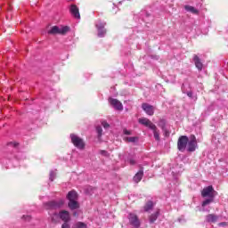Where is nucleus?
Wrapping results in <instances>:
<instances>
[{
    "instance_id": "nucleus-16",
    "label": "nucleus",
    "mask_w": 228,
    "mask_h": 228,
    "mask_svg": "<svg viewBox=\"0 0 228 228\" xmlns=\"http://www.w3.org/2000/svg\"><path fill=\"white\" fill-rule=\"evenodd\" d=\"M206 220L207 222H208L209 224H215L216 222L218 221V216L215 215V214H210L206 216Z\"/></svg>"
},
{
    "instance_id": "nucleus-18",
    "label": "nucleus",
    "mask_w": 228,
    "mask_h": 228,
    "mask_svg": "<svg viewBox=\"0 0 228 228\" xmlns=\"http://www.w3.org/2000/svg\"><path fill=\"white\" fill-rule=\"evenodd\" d=\"M186 12H191V13H194L195 15H199V10L195 9V7L191 5H185Z\"/></svg>"
},
{
    "instance_id": "nucleus-33",
    "label": "nucleus",
    "mask_w": 228,
    "mask_h": 228,
    "mask_svg": "<svg viewBox=\"0 0 228 228\" xmlns=\"http://www.w3.org/2000/svg\"><path fill=\"white\" fill-rule=\"evenodd\" d=\"M100 153L102 154V156H108V151H101Z\"/></svg>"
},
{
    "instance_id": "nucleus-13",
    "label": "nucleus",
    "mask_w": 228,
    "mask_h": 228,
    "mask_svg": "<svg viewBox=\"0 0 228 228\" xmlns=\"http://www.w3.org/2000/svg\"><path fill=\"white\" fill-rule=\"evenodd\" d=\"M69 12L75 19H81V15L79 14V8H77V5L72 4L69 8Z\"/></svg>"
},
{
    "instance_id": "nucleus-7",
    "label": "nucleus",
    "mask_w": 228,
    "mask_h": 228,
    "mask_svg": "<svg viewBox=\"0 0 228 228\" xmlns=\"http://www.w3.org/2000/svg\"><path fill=\"white\" fill-rule=\"evenodd\" d=\"M188 136L186 135H182L179 137L178 139V142H177V147H178V151H180L181 152H184V151H186V146L188 145Z\"/></svg>"
},
{
    "instance_id": "nucleus-19",
    "label": "nucleus",
    "mask_w": 228,
    "mask_h": 228,
    "mask_svg": "<svg viewBox=\"0 0 228 228\" xmlns=\"http://www.w3.org/2000/svg\"><path fill=\"white\" fill-rule=\"evenodd\" d=\"M159 216V211H157L150 216V224H154L158 217Z\"/></svg>"
},
{
    "instance_id": "nucleus-11",
    "label": "nucleus",
    "mask_w": 228,
    "mask_h": 228,
    "mask_svg": "<svg viewBox=\"0 0 228 228\" xmlns=\"http://www.w3.org/2000/svg\"><path fill=\"white\" fill-rule=\"evenodd\" d=\"M213 191L215 190L213 189V186H208L204 188L201 191V197H209V198H215V194H213Z\"/></svg>"
},
{
    "instance_id": "nucleus-5",
    "label": "nucleus",
    "mask_w": 228,
    "mask_h": 228,
    "mask_svg": "<svg viewBox=\"0 0 228 228\" xmlns=\"http://www.w3.org/2000/svg\"><path fill=\"white\" fill-rule=\"evenodd\" d=\"M69 27H58L53 26L51 30L48 31V35H66L69 33Z\"/></svg>"
},
{
    "instance_id": "nucleus-30",
    "label": "nucleus",
    "mask_w": 228,
    "mask_h": 228,
    "mask_svg": "<svg viewBox=\"0 0 228 228\" xmlns=\"http://www.w3.org/2000/svg\"><path fill=\"white\" fill-rule=\"evenodd\" d=\"M61 228H70V224L69 222H64L61 225Z\"/></svg>"
},
{
    "instance_id": "nucleus-31",
    "label": "nucleus",
    "mask_w": 228,
    "mask_h": 228,
    "mask_svg": "<svg viewBox=\"0 0 228 228\" xmlns=\"http://www.w3.org/2000/svg\"><path fill=\"white\" fill-rule=\"evenodd\" d=\"M219 227H225L227 225L226 222H222L218 224Z\"/></svg>"
},
{
    "instance_id": "nucleus-9",
    "label": "nucleus",
    "mask_w": 228,
    "mask_h": 228,
    "mask_svg": "<svg viewBox=\"0 0 228 228\" xmlns=\"http://www.w3.org/2000/svg\"><path fill=\"white\" fill-rule=\"evenodd\" d=\"M104 26H106V22L101 21V20L96 21L95 27L98 29V37L100 38H102L104 35H106V29H104Z\"/></svg>"
},
{
    "instance_id": "nucleus-34",
    "label": "nucleus",
    "mask_w": 228,
    "mask_h": 228,
    "mask_svg": "<svg viewBox=\"0 0 228 228\" xmlns=\"http://www.w3.org/2000/svg\"><path fill=\"white\" fill-rule=\"evenodd\" d=\"M187 95H188V97H193V93L192 92H188L187 93Z\"/></svg>"
},
{
    "instance_id": "nucleus-26",
    "label": "nucleus",
    "mask_w": 228,
    "mask_h": 228,
    "mask_svg": "<svg viewBox=\"0 0 228 228\" xmlns=\"http://www.w3.org/2000/svg\"><path fill=\"white\" fill-rule=\"evenodd\" d=\"M102 126L104 127V129H110V124H108L106 121H102Z\"/></svg>"
},
{
    "instance_id": "nucleus-28",
    "label": "nucleus",
    "mask_w": 228,
    "mask_h": 228,
    "mask_svg": "<svg viewBox=\"0 0 228 228\" xmlns=\"http://www.w3.org/2000/svg\"><path fill=\"white\" fill-rule=\"evenodd\" d=\"M22 220H25V222H29L31 220V216H23Z\"/></svg>"
},
{
    "instance_id": "nucleus-12",
    "label": "nucleus",
    "mask_w": 228,
    "mask_h": 228,
    "mask_svg": "<svg viewBox=\"0 0 228 228\" xmlns=\"http://www.w3.org/2000/svg\"><path fill=\"white\" fill-rule=\"evenodd\" d=\"M142 108L145 111L146 115L152 117L154 115V107L149 103H142Z\"/></svg>"
},
{
    "instance_id": "nucleus-32",
    "label": "nucleus",
    "mask_w": 228,
    "mask_h": 228,
    "mask_svg": "<svg viewBox=\"0 0 228 228\" xmlns=\"http://www.w3.org/2000/svg\"><path fill=\"white\" fill-rule=\"evenodd\" d=\"M123 133H124V134H127V135L131 134V131H129L127 129H124Z\"/></svg>"
},
{
    "instance_id": "nucleus-4",
    "label": "nucleus",
    "mask_w": 228,
    "mask_h": 228,
    "mask_svg": "<svg viewBox=\"0 0 228 228\" xmlns=\"http://www.w3.org/2000/svg\"><path fill=\"white\" fill-rule=\"evenodd\" d=\"M70 139L73 143L77 147V149H79L80 151H83L85 149V141L77 134H70Z\"/></svg>"
},
{
    "instance_id": "nucleus-10",
    "label": "nucleus",
    "mask_w": 228,
    "mask_h": 228,
    "mask_svg": "<svg viewBox=\"0 0 228 228\" xmlns=\"http://www.w3.org/2000/svg\"><path fill=\"white\" fill-rule=\"evenodd\" d=\"M109 102L110 104L112 105V107L115 110H118V111H122V110H124V106L122 105V102H120V101L117 99L110 98Z\"/></svg>"
},
{
    "instance_id": "nucleus-22",
    "label": "nucleus",
    "mask_w": 228,
    "mask_h": 228,
    "mask_svg": "<svg viewBox=\"0 0 228 228\" xmlns=\"http://www.w3.org/2000/svg\"><path fill=\"white\" fill-rule=\"evenodd\" d=\"M213 200H215V198L207 199L205 201L202 202V208H206V206H208V204H211Z\"/></svg>"
},
{
    "instance_id": "nucleus-3",
    "label": "nucleus",
    "mask_w": 228,
    "mask_h": 228,
    "mask_svg": "<svg viewBox=\"0 0 228 228\" xmlns=\"http://www.w3.org/2000/svg\"><path fill=\"white\" fill-rule=\"evenodd\" d=\"M65 204V200H53L45 203V209H59Z\"/></svg>"
},
{
    "instance_id": "nucleus-17",
    "label": "nucleus",
    "mask_w": 228,
    "mask_h": 228,
    "mask_svg": "<svg viewBox=\"0 0 228 228\" xmlns=\"http://www.w3.org/2000/svg\"><path fill=\"white\" fill-rule=\"evenodd\" d=\"M143 177V170H140L134 176V183H140Z\"/></svg>"
},
{
    "instance_id": "nucleus-35",
    "label": "nucleus",
    "mask_w": 228,
    "mask_h": 228,
    "mask_svg": "<svg viewBox=\"0 0 228 228\" xmlns=\"http://www.w3.org/2000/svg\"><path fill=\"white\" fill-rule=\"evenodd\" d=\"M9 145H13V147H17V143L15 142H10Z\"/></svg>"
},
{
    "instance_id": "nucleus-1",
    "label": "nucleus",
    "mask_w": 228,
    "mask_h": 228,
    "mask_svg": "<svg viewBox=\"0 0 228 228\" xmlns=\"http://www.w3.org/2000/svg\"><path fill=\"white\" fill-rule=\"evenodd\" d=\"M139 124H142V126H145V127H149V129H151L153 131V136L157 142H159V130H158V127L156 125H154L149 118H142L138 120Z\"/></svg>"
},
{
    "instance_id": "nucleus-21",
    "label": "nucleus",
    "mask_w": 228,
    "mask_h": 228,
    "mask_svg": "<svg viewBox=\"0 0 228 228\" xmlns=\"http://www.w3.org/2000/svg\"><path fill=\"white\" fill-rule=\"evenodd\" d=\"M73 228H87L86 224L83 222H77L73 225Z\"/></svg>"
},
{
    "instance_id": "nucleus-29",
    "label": "nucleus",
    "mask_w": 228,
    "mask_h": 228,
    "mask_svg": "<svg viewBox=\"0 0 228 228\" xmlns=\"http://www.w3.org/2000/svg\"><path fill=\"white\" fill-rule=\"evenodd\" d=\"M128 163L130 165H136V160H134V159H133V158H130V159H128Z\"/></svg>"
},
{
    "instance_id": "nucleus-25",
    "label": "nucleus",
    "mask_w": 228,
    "mask_h": 228,
    "mask_svg": "<svg viewBox=\"0 0 228 228\" xmlns=\"http://www.w3.org/2000/svg\"><path fill=\"white\" fill-rule=\"evenodd\" d=\"M56 178V172L55 171H51L50 172V181H54V179Z\"/></svg>"
},
{
    "instance_id": "nucleus-20",
    "label": "nucleus",
    "mask_w": 228,
    "mask_h": 228,
    "mask_svg": "<svg viewBox=\"0 0 228 228\" xmlns=\"http://www.w3.org/2000/svg\"><path fill=\"white\" fill-rule=\"evenodd\" d=\"M154 208V203L152 201H148L144 206V211H151Z\"/></svg>"
},
{
    "instance_id": "nucleus-24",
    "label": "nucleus",
    "mask_w": 228,
    "mask_h": 228,
    "mask_svg": "<svg viewBox=\"0 0 228 228\" xmlns=\"http://www.w3.org/2000/svg\"><path fill=\"white\" fill-rule=\"evenodd\" d=\"M96 133H98V137L101 138L102 136V127L96 126Z\"/></svg>"
},
{
    "instance_id": "nucleus-27",
    "label": "nucleus",
    "mask_w": 228,
    "mask_h": 228,
    "mask_svg": "<svg viewBox=\"0 0 228 228\" xmlns=\"http://www.w3.org/2000/svg\"><path fill=\"white\" fill-rule=\"evenodd\" d=\"M159 126L161 127L162 131H165V120H160Z\"/></svg>"
},
{
    "instance_id": "nucleus-6",
    "label": "nucleus",
    "mask_w": 228,
    "mask_h": 228,
    "mask_svg": "<svg viewBox=\"0 0 228 228\" xmlns=\"http://www.w3.org/2000/svg\"><path fill=\"white\" fill-rule=\"evenodd\" d=\"M127 218L132 227L140 228V225H142V222H140V219L138 218V216H136V214L129 213Z\"/></svg>"
},
{
    "instance_id": "nucleus-2",
    "label": "nucleus",
    "mask_w": 228,
    "mask_h": 228,
    "mask_svg": "<svg viewBox=\"0 0 228 228\" xmlns=\"http://www.w3.org/2000/svg\"><path fill=\"white\" fill-rule=\"evenodd\" d=\"M67 199L69 200L68 207L71 211L79 209V202H77V192L71 191L68 192Z\"/></svg>"
},
{
    "instance_id": "nucleus-14",
    "label": "nucleus",
    "mask_w": 228,
    "mask_h": 228,
    "mask_svg": "<svg viewBox=\"0 0 228 228\" xmlns=\"http://www.w3.org/2000/svg\"><path fill=\"white\" fill-rule=\"evenodd\" d=\"M59 217L62 222H69L70 220V213L67 210H61L59 212Z\"/></svg>"
},
{
    "instance_id": "nucleus-23",
    "label": "nucleus",
    "mask_w": 228,
    "mask_h": 228,
    "mask_svg": "<svg viewBox=\"0 0 228 228\" xmlns=\"http://www.w3.org/2000/svg\"><path fill=\"white\" fill-rule=\"evenodd\" d=\"M126 140L130 143H134V142H138V137H127Z\"/></svg>"
},
{
    "instance_id": "nucleus-8",
    "label": "nucleus",
    "mask_w": 228,
    "mask_h": 228,
    "mask_svg": "<svg viewBox=\"0 0 228 228\" xmlns=\"http://www.w3.org/2000/svg\"><path fill=\"white\" fill-rule=\"evenodd\" d=\"M197 149V137L195 135H191L190 140L187 142V150L189 152H195Z\"/></svg>"
},
{
    "instance_id": "nucleus-15",
    "label": "nucleus",
    "mask_w": 228,
    "mask_h": 228,
    "mask_svg": "<svg viewBox=\"0 0 228 228\" xmlns=\"http://www.w3.org/2000/svg\"><path fill=\"white\" fill-rule=\"evenodd\" d=\"M193 61H194L195 67L198 69V70H202V68L204 67V65L200 61V58H199L198 55L193 56Z\"/></svg>"
},
{
    "instance_id": "nucleus-36",
    "label": "nucleus",
    "mask_w": 228,
    "mask_h": 228,
    "mask_svg": "<svg viewBox=\"0 0 228 228\" xmlns=\"http://www.w3.org/2000/svg\"><path fill=\"white\" fill-rule=\"evenodd\" d=\"M73 216H77V212H74Z\"/></svg>"
}]
</instances>
